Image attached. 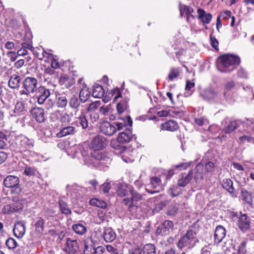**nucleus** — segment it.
Segmentation results:
<instances>
[{
  "label": "nucleus",
  "mask_w": 254,
  "mask_h": 254,
  "mask_svg": "<svg viewBox=\"0 0 254 254\" xmlns=\"http://www.w3.org/2000/svg\"><path fill=\"white\" fill-rule=\"evenodd\" d=\"M77 123L80 125L83 129H86L88 127V123L85 113H81L77 118Z\"/></svg>",
  "instance_id": "58836bf2"
},
{
  "label": "nucleus",
  "mask_w": 254,
  "mask_h": 254,
  "mask_svg": "<svg viewBox=\"0 0 254 254\" xmlns=\"http://www.w3.org/2000/svg\"><path fill=\"white\" fill-rule=\"evenodd\" d=\"M36 170L34 167L26 166L25 168L24 174L26 176H34L36 174Z\"/></svg>",
  "instance_id": "4d7b16f0"
},
{
  "label": "nucleus",
  "mask_w": 254,
  "mask_h": 254,
  "mask_svg": "<svg viewBox=\"0 0 254 254\" xmlns=\"http://www.w3.org/2000/svg\"><path fill=\"white\" fill-rule=\"evenodd\" d=\"M59 82L61 86L68 88L74 84L75 79L71 76L63 74L60 77Z\"/></svg>",
  "instance_id": "aec40b11"
},
{
  "label": "nucleus",
  "mask_w": 254,
  "mask_h": 254,
  "mask_svg": "<svg viewBox=\"0 0 254 254\" xmlns=\"http://www.w3.org/2000/svg\"><path fill=\"white\" fill-rule=\"evenodd\" d=\"M224 123L226 124L223 129V131L225 133H230L234 131L238 127L237 123L235 121H230L228 119L225 120Z\"/></svg>",
  "instance_id": "cd10ccee"
},
{
  "label": "nucleus",
  "mask_w": 254,
  "mask_h": 254,
  "mask_svg": "<svg viewBox=\"0 0 254 254\" xmlns=\"http://www.w3.org/2000/svg\"><path fill=\"white\" fill-rule=\"evenodd\" d=\"M59 205L61 212L64 214H69L71 213V210L68 207L67 204L63 200H60Z\"/></svg>",
  "instance_id": "a19ab883"
},
{
  "label": "nucleus",
  "mask_w": 254,
  "mask_h": 254,
  "mask_svg": "<svg viewBox=\"0 0 254 254\" xmlns=\"http://www.w3.org/2000/svg\"><path fill=\"white\" fill-rule=\"evenodd\" d=\"M19 178L15 176L9 175L3 180V185L7 188H14L16 193L21 191L19 187Z\"/></svg>",
  "instance_id": "6e6552de"
},
{
  "label": "nucleus",
  "mask_w": 254,
  "mask_h": 254,
  "mask_svg": "<svg viewBox=\"0 0 254 254\" xmlns=\"http://www.w3.org/2000/svg\"><path fill=\"white\" fill-rule=\"evenodd\" d=\"M24 105L22 102H17L15 105L14 110L12 111L13 114H11V116H15L16 115L19 114L24 110Z\"/></svg>",
  "instance_id": "79ce46f5"
},
{
  "label": "nucleus",
  "mask_w": 254,
  "mask_h": 254,
  "mask_svg": "<svg viewBox=\"0 0 254 254\" xmlns=\"http://www.w3.org/2000/svg\"><path fill=\"white\" fill-rule=\"evenodd\" d=\"M231 12L229 10H225L221 13H220L218 16H220V18H222L223 19L227 20L231 17Z\"/></svg>",
  "instance_id": "69168bd1"
},
{
  "label": "nucleus",
  "mask_w": 254,
  "mask_h": 254,
  "mask_svg": "<svg viewBox=\"0 0 254 254\" xmlns=\"http://www.w3.org/2000/svg\"><path fill=\"white\" fill-rule=\"evenodd\" d=\"M69 105L71 108L76 109L80 105V102L76 97L73 96L69 101Z\"/></svg>",
  "instance_id": "de8ad7c7"
},
{
  "label": "nucleus",
  "mask_w": 254,
  "mask_h": 254,
  "mask_svg": "<svg viewBox=\"0 0 254 254\" xmlns=\"http://www.w3.org/2000/svg\"><path fill=\"white\" fill-rule=\"evenodd\" d=\"M254 138L249 135H243L239 137V142L240 144H244L246 142L252 143L253 141H254Z\"/></svg>",
  "instance_id": "864d4df0"
},
{
  "label": "nucleus",
  "mask_w": 254,
  "mask_h": 254,
  "mask_svg": "<svg viewBox=\"0 0 254 254\" xmlns=\"http://www.w3.org/2000/svg\"><path fill=\"white\" fill-rule=\"evenodd\" d=\"M161 180L158 177H152L150 178V184L146 186L145 190L148 192L153 194L162 190Z\"/></svg>",
  "instance_id": "0eeeda50"
},
{
  "label": "nucleus",
  "mask_w": 254,
  "mask_h": 254,
  "mask_svg": "<svg viewBox=\"0 0 254 254\" xmlns=\"http://www.w3.org/2000/svg\"><path fill=\"white\" fill-rule=\"evenodd\" d=\"M246 245H247V242L246 241H243L241 242L240 245L238 247V254H247Z\"/></svg>",
  "instance_id": "6e6d98bb"
},
{
  "label": "nucleus",
  "mask_w": 254,
  "mask_h": 254,
  "mask_svg": "<svg viewBox=\"0 0 254 254\" xmlns=\"http://www.w3.org/2000/svg\"><path fill=\"white\" fill-rule=\"evenodd\" d=\"M39 95L37 96V102L39 104L42 105L45 102V100L49 98L50 96V91L49 89L44 86H41L38 89Z\"/></svg>",
  "instance_id": "dca6fc26"
},
{
  "label": "nucleus",
  "mask_w": 254,
  "mask_h": 254,
  "mask_svg": "<svg viewBox=\"0 0 254 254\" xmlns=\"http://www.w3.org/2000/svg\"><path fill=\"white\" fill-rule=\"evenodd\" d=\"M72 229L76 234L82 236L87 232L86 223L84 221L78 222L72 225Z\"/></svg>",
  "instance_id": "412c9836"
},
{
  "label": "nucleus",
  "mask_w": 254,
  "mask_h": 254,
  "mask_svg": "<svg viewBox=\"0 0 254 254\" xmlns=\"http://www.w3.org/2000/svg\"><path fill=\"white\" fill-rule=\"evenodd\" d=\"M13 203L12 204L15 212L22 210L24 207L25 200L22 198L15 196L13 197Z\"/></svg>",
  "instance_id": "7c9ffc66"
},
{
  "label": "nucleus",
  "mask_w": 254,
  "mask_h": 254,
  "mask_svg": "<svg viewBox=\"0 0 254 254\" xmlns=\"http://www.w3.org/2000/svg\"><path fill=\"white\" fill-rule=\"evenodd\" d=\"M143 254H156V247L152 244H145L142 248Z\"/></svg>",
  "instance_id": "4c0bfd02"
},
{
  "label": "nucleus",
  "mask_w": 254,
  "mask_h": 254,
  "mask_svg": "<svg viewBox=\"0 0 254 254\" xmlns=\"http://www.w3.org/2000/svg\"><path fill=\"white\" fill-rule=\"evenodd\" d=\"M101 104V103L99 101H97L91 103L87 111L89 112H94L95 110H96L98 108H99Z\"/></svg>",
  "instance_id": "5fc2aeb1"
},
{
  "label": "nucleus",
  "mask_w": 254,
  "mask_h": 254,
  "mask_svg": "<svg viewBox=\"0 0 254 254\" xmlns=\"http://www.w3.org/2000/svg\"><path fill=\"white\" fill-rule=\"evenodd\" d=\"M103 237V233L100 230L94 231L90 236L91 240L94 245L98 244Z\"/></svg>",
  "instance_id": "e433bc0d"
},
{
  "label": "nucleus",
  "mask_w": 254,
  "mask_h": 254,
  "mask_svg": "<svg viewBox=\"0 0 254 254\" xmlns=\"http://www.w3.org/2000/svg\"><path fill=\"white\" fill-rule=\"evenodd\" d=\"M56 106L60 108H64L67 104L66 95L64 93H56Z\"/></svg>",
  "instance_id": "b1692460"
},
{
  "label": "nucleus",
  "mask_w": 254,
  "mask_h": 254,
  "mask_svg": "<svg viewBox=\"0 0 254 254\" xmlns=\"http://www.w3.org/2000/svg\"><path fill=\"white\" fill-rule=\"evenodd\" d=\"M237 225L239 228L243 232H246L250 228L251 220L246 214H241L238 217Z\"/></svg>",
  "instance_id": "9b49d317"
},
{
  "label": "nucleus",
  "mask_w": 254,
  "mask_h": 254,
  "mask_svg": "<svg viewBox=\"0 0 254 254\" xmlns=\"http://www.w3.org/2000/svg\"><path fill=\"white\" fill-rule=\"evenodd\" d=\"M5 245L9 249H14L16 247L17 243L13 238H9L6 240Z\"/></svg>",
  "instance_id": "603ef678"
},
{
  "label": "nucleus",
  "mask_w": 254,
  "mask_h": 254,
  "mask_svg": "<svg viewBox=\"0 0 254 254\" xmlns=\"http://www.w3.org/2000/svg\"><path fill=\"white\" fill-rule=\"evenodd\" d=\"M126 109V104L124 102H120L117 105V110L119 114L123 113Z\"/></svg>",
  "instance_id": "680f3d73"
},
{
  "label": "nucleus",
  "mask_w": 254,
  "mask_h": 254,
  "mask_svg": "<svg viewBox=\"0 0 254 254\" xmlns=\"http://www.w3.org/2000/svg\"><path fill=\"white\" fill-rule=\"evenodd\" d=\"M60 122L63 124H67L70 122V117L68 114L66 113L64 114H61L60 116Z\"/></svg>",
  "instance_id": "13d9d810"
},
{
  "label": "nucleus",
  "mask_w": 254,
  "mask_h": 254,
  "mask_svg": "<svg viewBox=\"0 0 254 254\" xmlns=\"http://www.w3.org/2000/svg\"><path fill=\"white\" fill-rule=\"evenodd\" d=\"M193 177V172L190 170L188 174L186 175H183L182 177L178 181V185L179 187H185L191 180Z\"/></svg>",
  "instance_id": "c85d7f7f"
},
{
  "label": "nucleus",
  "mask_w": 254,
  "mask_h": 254,
  "mask_svg": "<svg viewBox=\"0 0 254 254\" xmlns=\"http://www.w3.org/2000/svg\"><path fill=\"white\" fill-rule=\"evenodd\" d=\"M173 227L174 224L172 221L165 220L158 226L156 230V233L162 236L169 235L170 232L173 230Z\"/></svg>",
  "instance_id": "9d476101"
},
{
  "label": "nucleus",
  "mask_w": 254,
  "mask_h": 254,
  "mask_svg": "<svg viewBox=\"0 0 254 254\" xmlns=\"http://www.w3.org/2000/svg\"><path fill=\"white\" fill-rule=\"evenodd\" d=\"M121 122L117 121L113 124L108 121L102 122L100 127L101 131L107 135L111 136L117 130L122 129L127 125L130 127L132 126V120L128 116H126L124 119H121Z\"/></svg>",
  "instance_id": "f03ea898"
},
{
  "label": "nucleus",
  "mask_w": 254,
  "mask_h": 254,
  "mask_svg": "<svg viewBox=\"0 0 254 254\" xmlns=\"http://www.w3.org/2000/svg\"><path fill=\"white\" fill-rule=\"evenodd\" d=\"M214 167V164L213 162L209 161L206 163L205 165V170L207 172H211L213 171Z\"/></svg>",
  "instance_id": "774afa93"
},
{
  "label": "nucleus",
  "mask_w": 254,
  "mask_h": 254,
  "mask_svg": "<svg viewBox=\"0 0 254 254\" xmlns=\"http://www.w3.org/2000/svg\"><path fill=\"white\" fill-rule=\"evenodd\" d=\"M45 221L41 217H37L35 220V228L36 232L42 234L44 230Z\"/></svg>",
  "instance_id": "2f4dec72"
},
{
  "label": "nucleus",
  "mask_w": 254,
  "mask_h": 254,
  "mask_svg": "<svg viewBox=\"0 0 254 254\" xmlns=\"http://www.w3.org/2000/svg\"><path fill=\"white\" fill-rule=\"evenodd\" d=\"M75 133V128L72 126H68L64 127L61 131L57 133L58 137H62L67 135L73 134Z\"/></svg>",
  "instance_id": "473e14b6"
},
{
  "label": "nucleus",
  "mask_w": 254,
  "mask_h": 254,
  "mask_svg": "<svg viewBox=\"0 0 254 254\" xmlns=\"http://www.w3.org/2000/svg\"><path fill=\"white\" fill-rule=\"evenodd\" d=\"M37 78L32 76L26 77L22 82V89L19 91L20 99L24 101L29 99L31 95L37 93L38 87Z\"/></svg>",
  "instance_id": "7ed1b4c3"
},
{
  "label": "nucleus",
  "mask_w": 254,
  "mask_h": 254,
  "mask_svg": "<svg viewBox=\"0 0 254 254\" xmlns=\"http://www.w3.org/2000/svg\"><path fill=\"white\" fill-rule=\"evenodd\" d=\"M198 242L196 233L192 230H188L186 234L181 237L177 243V247L180 249L187 248L190 249Z\"/></svg>",
  "instance_id": "39448f33"
},
{
  "label": "nucleus",
  "mask_w": 254,
  "mask_h": 254,
  "mask_svg": "<svg viewBox=\"0 0 254 254\" xmlns=\"http://www.w3.org/2000/svg\"><path fill=\"white\" fill-rule=\"evenodd\" d=\"M226 236V230L222 226L216 227L214 235V242L215 244H218L222 241Z\"/></svg>",
  "instance_id": "a211bd4d"
},
{
  "label": "nucleus",
  "mask_w": 254,
  "mask_h": 254,
  "mask_svg": "<svg viewBox=\"0 0 254 254\" xmlns=\"http://www.w3.org/2000/svg\"><path fill=\"white\" fill-rule=\"evenodd\" d=\"M31 113L32 118L39 123H43L46 119L45 112L42 108L39 107L33 108L31 111Z\"/></svg>",
  "instance_id": "4468645a"
},
{
  "label": "nucleus",
  "mask_w": 254,
  "mask_h": 254,
  "mask_svg": "<svg viewBox=\"0 0 254 254\" xmlns=\"http://www.w3.org/2000/svg\"><path fill=\"white\" fill-rule=\"evenodd\" d=\"M222 188L226 190L233 197L237 196L235 193V189L233 186V181L230 179H224L222 183Z\"/></svg>",
  "instance_id": "4be33fe9"
},
{
  "label": "nucleus",
  "mask_w": 254,
  "mask_h": 254,
  "mask_svg": "<svg viewBox=\"0 0 254 254\" xmlns=\"http://www.w3.org/2000/svg\"><path fill=\"white\" fill-rule=\"evenodd\" d=\"M179 127V126L177 122L174 120H169L161 125V129L162 130H165L170 131H175L177 130Z\"/></svg>",
  "instance_id": "393cba45"
},
{
  "label": "nucleus",
  "mask_w": 254,
  "mask_h": 254,
  "mask_svg": "<svg viewBox=\"0 0 254 254\" xmlns=\"http://www.w3.org/2000/svg\"><path fill=\"white\" fill-rule=\"evenodd\" d=\"M210 45L211 46L216 50L218 49V41L214 36L211 35L210 36Z\"/></svg>",
  "instance_id": "e2e57ef3"
},
{
  "label": "nucleus",
  "mask_w": 254,
  "mask_h": 254,
  "mask_svg": "<svg viewBox=\"0 0 254 254\" xmlns=\"http://www.w3.org/2000/svg\"><path fill=\"white\" fill-rule=\"evenodd\" d=\"M34 141L25 136L20 135L16 139V144L18 151L21 153L25 152L31 149L34 146Z\"/></svg>",
  "instance_id": "423d86ee"
},
{
  "label": "nucleus",
  "mask_w": 254,
  "mask_h": 254,
  "mask_svg": "<svg viewBox=\"0 0 254 254\" xmlns=\"http://www.w3.org/2000/svg\"><path fill=\"white\" fill-rule=\"evenodd\" d=\"M43 104H44L46 109L50 110L53 107L54 105V102L53 100L48 98L45 100V102Z\"/></svg>",
  "instance_id": "338daca9"
},
{
  "label": "nucleus",
  "mask_w": 254,
  "mask_h": 254,
  "mask_svg": "<svg viewBox=\"0 0 254 254\" xmlns=\"http://www.w3.org/2000/svg\"><path fill=\"white\" fill-rule=\"evenodd\" d=\"M90 92L87 87H83L79 92V99L82 102H85L89 98Z\"/></svg>",
  "instance_id": "c9c22d12"
},
{
  "label": "nucleus",
  "mask_w": 254,
  "mask_h": 254,
  "mask_svg": "<svg viewBox=\"0 0 254 254\" xmlns=\"http://www.w3.org/2000/svg\"><path fill=\"white\" fill-rule=\"evenodd\" d=\"M180 75V70L178 68L173 67L170 69L168 76V79L170 81L173 80L174 79L178 77Z\"/></svg>",
  "instance_id": "a18cd8bd"
},
{
  "label": "nucleus",
  "mask_w": 254,
  "mask_h": 254,
  "mask_svg": "<svg viewBox=\"0 0 254 254\" xmlns=\"http://www.w3.org/2000/svg\"><path fill=\"white\" fill-rule=\"evenodd\" d=\"M103 237L106 242L111 243L115 240L116 234L112 228H105L103 233Z\"/></svg>",
  "instance_id": "bb28decb"
},
{
  "label": "nucleus",
  "mask_w": 254,
  "mask_h": 254,
  "mask_svg": "<svg viewBox=\"0 0 254 254\" xmlns=\"http://www.w3.org/2000/svg\"><path fill=\"white\" fill-rule=\"evenodd\" d=\"M132 138V135L131 130L128 129L119 133L117 137V141L121 144H126L130 142Z\"/></svg>",
  "instance_id": "6ab92c4d"
},
{
  "label": "nucleus",
  "mask_w": 254,
  "mask_h": 254,
  "mask_svg": "<svg viewBox=\"0 0 254 254\" xmlns=\"http://www.w3.org/2000/svg\"><path fill=\"white\" fill-rule=\"evenodd\" d=\"M131 190L130 187L126 185H121L119 187L117 192L119 196L124 197L130 194Z\"/></svg>",
  "instance_id": "72a5a7b5"
},
{
  "label": "nucleus",
  "mask_w": 254,
  "mask_h": 254,
  "mask_svg": "<svg viewBox=\"0 0 254 254\" xmlns=\"http://www.w3.org/2000/svg\"><path fill=\"white\" fill-rule=\"evenodd\" d=\"M90 204L92 206H95L101 208H105L107 206L106 202L96 198H92L90 200Z\"/></svg>",
  "instance_id": "ea45409f"
},
{
  "label": "nucleus",
  "mask_w": 254,
  "mask_h": 254,
  "mask_svg": "<svg viewBox=\"0 0 254 254\" xmlns=\"http://www.w3.org/2000/svg\"><path fill=\"white\" fill-rule=\"evenodd\" d=\"M128 254H142V248L139 245L132 246L128 249Z\"/></svg>",
  "instance_id": "8fccbe9b"
},
{
  "label": "nucleus",
  "mask_w": 254,
  "mask_h": 254,
  "mask_svg": "<svg viewBox=\"0 0 254 254\" xmlns=\"http://www.w3.org/2000/svg\"><path fill=\"white\" fill-rule=\"evenodd\" d=\"M180 187L178 185L172 186L169 190V193L173 197L179 195L182 191Z\"/></svg>",
  "instance_id": "c03bdc74"
},
{
  "label": "nucleus",
  "mask_w": 254,
  "mask_h": 254,
  "mask_svg": "<svg viewBox=\"0 0 254 254\" xmlns=\"http://www.w3.org/2000/svg\"><path fill=\"white\" fill-rule=\"evenodd\" d=\"M241 196L243 202L250 206H254V201L252 193L246 190H242L241 192Z\"/></svg>",
  "instance_id": "a878e982"
},
{
  "label": "nucleus",
  "mask_w": 254,
  "mask_h": 254,
  "mask_svg": "<svg viewBox=\"0 0 254 254\" xmlns=\"http://www.w3.org/2000/svg\"><path fill=\"white\" fill-rule=\"evenodd\" d=\"M106 145V139L102 135L96 136L90 144V147L93 149L91 152V155L99 162H97V164L100 166L108 167V165L111 162L110 158L101 151V150L103 149Z\"/></svg>",
  "instance_id": "f257e3e1"
},
{
  "label": "nucleus",
  "mask_w": 254,
  "mask_h": 254,
  "mask_svg": "<svg viewBox=\"0 0 254 254\" xmlns=\"http://www.w3.org/2000/svg\"><path fill=\"white\" fill-rule=\"evenodd\" d=\"M14 235L17 238H22L26 232V226L23 221L15 222L13 229Z\"/></svg>",
  "instance_id": "2eb2a0df"
},
{
  "label": "nucleus",
  "mask_w": 254,
  "mask_h": 254,
  "mask_svg": "<svg viewBox=\"0 0 254 254\" xmlns=\"http://www.w3.org/2000/svg\"><path fill=\"white\" fill-rule=\"evenodd\" d=\"M220 63L217 65L218 69L222 72H230L233 71L236 65L240 63L239 57L231 54H226L219 58Z\"/></svg>",
  "instance_id": "20e7f679"
},
{
  "label": "nucleus",
  "mask_w": 254,
  "mask_h": 254,
  "mask_svg": "<svg viewBox=\"0 0 254 254\" xmlns=\"http://www.w3.org/2000/svg\"><path fill=\"white\" fill-rule=\"evenodd\" d=\"M21 77L17 74L12 75L8 81L9 87L12 89H16L19 87L21 83Z\"/></svg>",
  "instance_id": "c756f323"
},
{
  "label": "nucleus",
  "mask_w": 254,
  "mask_h": 254,
  "mask_svg": "<svg viewBox=\"0 0 254 254\" xmlns=\"http://www.w3.org/2000/svg\"><path fill=\"white\" fill-rule=\"evenodd\" d=\"M79 249V245L76 240H71L68 238L66 239V243L64 247V251L69 254H74L76 253Z\"/></svg>",
  "instance_id": "f8f14e48"
},
{
  "label": "nucleus",
  "mask_w": 254,
  "mask_h": 254,
  "mask_svg": "<svg viewBox=\"0 0 254 254\" xmlns=\"http://www.w3.org/2000/svg\"><path fill=\"white\" fill-rule=\"evenodd\" d=\"M105 93V90L102 86L95 84L93 86L92 95L95 98H101Z\"/></svg>",
  "instance_id": "f704fd0d"
},
{
  "label": "nucleus",
  "mask_w": 254,
  "mask_h": 254,
  "mask_svg": "<svg viewBox=\"0 0 254 254\" xmlns=\"http://www.w3.org/2000/svg\"><path fill=\"white\" fill-rule=\"evenodd\" d=\"M131 197L125 198L123 199V202L125 205H128L130 207L134 202H137L143 198V195L138 193L137 192L134 191L132 189L130 193Z\"/></svg>",
  "instance_id": "f3484780"
},
{
  "label": "nucleus",
  "mask_w": 254,
  "mask_h": 254,
  "mask_svg": "<svg viewBox=\"0 0 254 254\" xmlns=\"http://www.w3.org/2000/svg\"><path fill=\"white\" fill-rule=\"evenodd\" d=\"M25 36L28 37V41L27 43L24 42L22 43V46L25 49L27 50V49H29L31 51H34V48L32 46L31 43V35L30 33H27Z\"/></svg>",
  "instance_id": "09e8293b"
},
{
  "label": "nucleus",
  "mask_w": 254,
  "mask_h": 254,
  "mask_svg": "<svg viewBox=\"0 0 254 254\" xmlns=\"http://www.w3.org/2000/svg\"><path fill=\"white\" fill-rule=\"evenodd\" d=\"M42 57H43V59H45V61L46 62H48L53 59V56L52 54L47 53L45 51L43 50L42 54Z\"/></svg>",
  "instance_id": "0e129e2a"
},
{
  "label": "nucleus",
  "mask_w": 254,
  "mask_h": 254,
  "mask_svg": "<svg viewBox=\"0 0 254 254\" xmlns=\"http://www.w3.org/2000/svg\"><path fill=\"white\" fill-rule=\"evenodd\" d=\"M217 96V93L211 89L205 90L204 92V97L207 100L215 99Z\"/></svg>",
  "instance_id": "37998d69"
},
{
  "label": "nucleus",
  "mask_w": 254,
  "mask_h": 254,
  "mask_svg": "<svg viewBox=\"0 0 254 254\" xmlns=\"http://www.w3.org/2000/svg\"><path fill=\"white\" fill-rule=\"evenodd\" d=\"M2 212L4 214H9L15 212V211L12 204H7L3 206Z\"/></svg>",
  "instance_id": "49530a36"
},
{
  "label": "nucleus",
  "mask_w": 254,
  "mask_h": 254,
  "mask_svg": "<svg viewBox=\"0 0 254 254\" xmlns=\"http://www.w3.org/2000/svg\"><path fill=\"white\" fill-rule=\"evenodd\" d=\"M111 188L110 183L105 182L100 186V190L104 193H108Z\"/></svg>",
  "instance_id": "bf43d9fd"
},
{
  "label": "nucleus",
  "mask_w": 254,
  "mask_h": 254,
  "mask_svg": "<svg viewBox=\"0 0 254 254\" xmlns=\"http://www.w3.org/2000/svg\"><path fill=\"white\" fill-rule=\"evenodd\" d=\"M198 13L197 18L202 22L204 25L209 24L212 20V16L210 13H206L201 9L198 8L197 10Z\"/></svg>",
  "instance_id": "5701e85b"
},
{
  "label": "nucleus",
  "mask_w": 254,
  "mask_h": 254,
  "mask_svg": "<svg viewBox=\"0 0 254 254\" xmlns=\"http://www.w3.org/2000/svg\"><path fill=\"white\" fill-rule=\"evenodd\" d=\"M67 190V195H70L73 198H77L81 194L84 189L76 184L72 185H67L66 186Z\"/></svg>",
  "instance_id": "ddd939ff"
},
{
  "label": "nucleus",
  "mask_w": 254,
  "mask_h": 254,
  "mask_svg": "<svg viewBox=\"0 0 254 254\" xmlns=\"http://www.w3.org/2000/svg\"><path fill=\"white\" fill-rule=\"evenodd\" d=\"M179 10L181 17L186 16V20L188 23L192 24L195 21V16L192 14L193 9L187 5L180 3Z\"/></svg>",
  "instance_id": "1a4fd4ad"
},
{
  "label": "nucleus",
  "mask_w": 254,
  "mask_h": 254,
  "mask_svg": "<svg viewBox=\"0 0 254 254\" xmlns=\"http://www.w3.org/2000/svg\"><path fill=\"white\" fill-rule=\"evenodd\" d=\"M195 124L199 126L207 125L209 124L208 120L205 117H199L194 119Z\"/></svg>",
  "instance_id": "3c124183"
},
{
  "label": "nucleus",
  "mask_w": 254,
  "mask_h": 254,
  "mask_svg": "<svg viewBox=\"0 0 254 254\" xmlns=\"http://www.w3.org/2000/svg\"><path fill=\"white\" fill-rule=\"evenodd\" d=\"M83 252L84 254H95V248L92 246H89L85 244Z\"/></svg>",
  "instance_id": "052dcab7"
}]
</instances>
